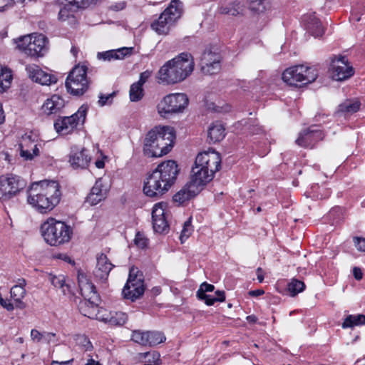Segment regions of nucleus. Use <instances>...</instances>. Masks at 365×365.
<instances>
[{
	"instance_id": "774afa93",
	"label": "nucleus",
	"mask_w": 365,
	"mask_h": 365,
	"mask_svg": "<svg viewBox=\"0 0 365 365\" xmlns=\"http://www.w3.org/2000/svg\"><path fill=\"white\" fill-rule=\"evenodd\" d=\"M85 365H101L99 361H95L93 359H89Z\"/></svg>"
},
{
	"instance_id": "4d7b16f0",
	"label": "nucleus",
	"mask_w": 365,
	"mask_h": 365,
	"mask_svg": "<svg viewBox=\"0 0 365 365\" xmlns=\"http://www.w3.org/2000/svg\"><path fill=\"white\" fill-rule=\"evenodd\" d=\"M151 72L149 71H145L140 73V78L137 83H139L140 86H143V84L148 81V79L150 77Z\"/></svg>"
},
{
	"instance_id": "b1692460",
	"label": "nucleus",
	"mask_w": 365,
	"mask_h": 365,
	"mask_svg": "<svg viewBox=\"0 0 365 365\" xmlns=\"http://www.w3.org/2000/svg\"><path fill=\"white\" fill-rule=\"evenodd\" d=\"M107 197V190L103 189L101 178L98 179L92 187L88 195L86 197V202L91 205H96Z\"/></svg>"
},
{
	"instance_id": "20e7f679",
	"label": "nucleus",
	"mask_w": 365,
	"mask_h": 365,
	"mask_svg": "<svg viewBox=\"0 0 365 365\" xmlns=\"http://www.w3.org/2000/svg\"><path fill=\"white\" fill-rule=\"evenodd\" d=\"M44 240L51 246H58L68 242L73 234L72 228L64 222L48 218L41 226Z\"/></svg>"
},
{
	"instance_id": "7ed1b4c3",
	"label": "nucleus",
	"mask_w": 365,
	"mask_h": 365,
	"mask_svg": "<svg viewBox=\"0 0 365 365\" xmlns=\"http://www.w3.org/2000/svg\"><path fill=\"white\" fill-rule=\"evenodd\" d=\"M192 55L183 52L168 61L158 71V79L160 83L172 85L186 79L194 70Z\"/></svg>"
},
{
	"instance_id": "393cba45",
	"label": "nucleus",
	"mask_w": 365,
	"mask_h": 365,
	"mask_svg": "<svg viewBox=\"0 0 365 365\" xmlns=\"http://www.w3.org/2000/svg\"><path fill=\"white\" fill-rule=\"evenodd\" d=\"M133 50V47H123L115 50L98 52L97 57L99 60L108 61H110L112 60H119L131 55Z\"/></svg>"
},
{
	"instance_id": "f257e3e1",
	"label": "nucleus",
	"mask_w": 365,
	"mask_h": 365,
	"mask_svg": "<svg viewBox=\"0 0 365 365\" xmlns=\"http://www.w3.org/2000/svg\"><path fill=\"white\" fill-rule=\"evenodd\" d=\"M180 169L175 161L170 160L159 164L144 180L143 192L158 199L175 183Z\"/></svg>"
},
{
	"instance_id": "58836bf2",
	"label": "nucleus",
	"mask_w": 365,
	"mask_h": 365,
	"mask_svg": "<svg viewBox=\"0 0 365 365\" xmlns=\"http://www.w3.org/2000/svg\"><path fill=\"white\" fill-rule=\"evenodd\" d=\"M215 289L214 285L211 284H208L207 282H203L200 286L199 289L197 291V297L202 301H204L206 304V302L210 299L211 295L207 294L206 292H212Z\"/></svg>"
},
{
	"instance_id": "f704fd0d",
	"label": "nucleus",
	"mask_w": 365,
	"mask_h": 365,
	"mask_svg": "<svg viewBox=\"0 0 365 365\" xmlns=\"http://www.w3.org/2000/svg\"><path fill=\"white\" fill-rule=\"evenodd\" d=\"M12 80L11 71L7 68H2L0 73V93L10 87Z\"/></svg>"
},
{
	"instance_id": "0e129e2a",
	"label": "nucleus",
	"mask_w": 365,
	"mask_h": 365,
	"mask_svg": "<svg viewBox=\"0 0 365 365\" xmlns=\"http://www.w3.org/2000/svg\"><path fill=\"white\" fill-rule=\"evenodd\" d=\"M83 341L85 342V344H83V346L85 347V350L86 351L91 350L93 348V346H92L91 341L89 340H88L87 338H84Z\"/></svg>"
},
{
	"instance_id": "1a4fd4ad",
	"label": "nucleus",
	"mask_w": 365,
	"mask_h": 365,
	"mask_svg": "<svg viewBox=\"0 0 365 365\" xmlns=\"http://www.w3.org/2000/svg\"><path fill=\"white\" fill-rule=\"evenodd\" d=\"M151 138L156 140L155 145V150H157L156 157H161L171 150L175 134L173 128L170 127H155L148 133V140L147 142H150Z\"/></svg>"
},
{
	"instance_id": "ddd939ff",
	"label": "nucleus",
	"mask_w": 365,
	"mask_h": 365,
	"mask_svg": "<svg viewBox=\"0 0 365 365\" xmlns=\"http://www.w3.org/2000/svg\"><path fill=\"white\" fill-rule=\"evenodd\" d=\"M329 71L332 78L337 81H345L351 77L354 73L353 67L349 65L345 56L333 58Z\"/></svg>"
},
{
	"instance_id": "4c0bfd02",
	"label": "nucleus",
	"mask_w": 365,
	"mask_h": 365,
	"mask_svg": "<svg viewBox=\"0 0 365 365\" xmlns=\"http://www.w3.org/2000/svg\"><path fill=\"white\" fill-rule=\"evenodd\" d=\"M148 346H154L165 341L164 334L158 331H148Z\"/></svg>"
},
{
	"instance_id": "dca6fc26",
	"label": "nucleus",
	"mask_w": 365,
	"mask_h": 365,
	"mask_svg": "<svg viewBox=\"0 0 365 365\" xmlns=\"http://www.w3.org/2000/svg\"><path fill=\"white\" fill-rule=\"evenodd\" d=\"M221 56L219 53L211 51H205L200 58V67L203 73L213 75L221 68Z\"/></svg>"
},
{
	"instance_id": "cd10ccee",
	"label": "nucleus",
	"mask_w": 365,
	"mask_h": 365,
	"mask_svg": "<svg viewBox=\"0 0 365 365\" xmlns=\"http://www.w3.org/2000/svg\"><path fill=\"white\" fill-rule=\"evenodd\" d=\"M92 297L84 299L79 302L78 309L80 312L85 317L88 318H93L96 315V310L98 309L97 301Z\"/></svg>"
},
{
	"instance_id": "9b49d317",
	"label": "nucleus",
	"mask_w": 365,
	"mask_h": 365,
	"mask_svg": "<svg viewBox=\"0 0 365 365\" xmlns=\"http://www.w3.org/2000/svg\"><path fill=\"white\" fill-rule=\"evenodd\" d=\"M188 103L189 99L185 93L168 94L158 103V111L160 116L168 118L170 114L182 112Z\"/></svg>"
},
{
	"instance_id": "a878e982",
	"label": "nucleus",
	"mask_w": 365,
	"mask_h": 365,
	"mask_svg": "<svg viewBox=\"0 0 365 365\" xmlns=\"http://www.w3.org/2000/svg\"><path fill=\"white\" fill-rule=\"evenodd\" d=\"M64 106V100L58 95H53L46 101L42 106V109L46 114L51 115L59 112Z\"/></svg>"
},
{
	"instance_id": "412c9836",
	"label": "nucleus",
	"mask_w": 365,
	"mask_h": 365,
	"mask_svg": "<svg viewBox=\"0 0 365 365\" xmlns=\"http://www.w3.org/2000/svg\"><path fill=\"white\" fill-rule=\"evenodd\" d=\"M114 265L110 262L105 254H101L97 257V264L94 270V275L100 280L107 279L110 272Z\"/></svg>"
},
{
	"instance_id": "c03bdc74",
	"label": "nucleus",
	"mask_w": 365,
	"mask_h": 365,
	"mask_svg": "<svg viewBox=\"0 0 365 365\" xmlns=\"http://www.w3.org/2000/svg\"><path fill=\"white\" fill-rule=\"evenodd\" d=\"M268 0H250V9L252 11L260 14L266 10Z\"/></svg>"
},
{
	"instance_id": "bb28decb",
	"label": "nucleus",
	"mask_w": 365,
	"mask_h": 365,
	"mask_svg": "<svg viewBox=\"0 0 365 365\" xmlns=\"http://www.w3.org/2000/svg\"><path fill=\"white\" fill-rule=\"evenodd\" d=\"M190 182L179 192L174 195L173 199L175 202L182 204L196 196L200 190Z\"/></svg>"
},
{
	"instance_id": "49530a36",
	"label": "nucleus",
	"mask_w": 365,
	"mask_h": 365,
	"mask_svg": "<svg viewBox=\"0 0 365 365\" xmlns=\"http://www.w3.org/2000/svg\"><path fill=\"white\" fill-rule=\"evenodd\" d=\"M128 320V316L123 312H115L109 319V322L113 325H123Z\"/></svg>"
},
{
	"instance_id": "f8f14e48",
	"label": "nucleus",
	"mask_w": 365,
	"mask_h": 365,
	"mask_svg": "<svg viewBox=\"0 0 365 365\" xmlns=\"http://www.w3.org/2000/svg\"><path fill=\"white\" fill-rule=\"evenodd\" d=\"M88 106L82 105L78 110L71 116L58 118L54 123V128L57 133L63 135L71 133L78 125L85 123Z\"/></svg>"
},
{
	"instance_id": "5701e85b",
	"label": "nucleus",
	"mask_w": 365,
	"mask_h": 365,
	"mask_svg": "<svg viewBox=\"0 0 365 365\" xmlns=\"http://www.w3.org/2000/svg\"><path fill=\"white\" fill-rule=\"evenodd\" d=\"M19 146L20 155L26 160H31L39 154L38 146L34 143L30 135L24 136Z\"/></svg>"
},
{
	"instance_id": "6e6552de",
	"label": "nucleus",
	"mask_w": 365,
	"mask_h": 365,
	"mask_svg": "<svg viewBox=\"0 0 365 365\" xmlns=\"http://www.w3.org/2000/svg\"><path fill=\"white\" fill-rule=\"evenodd\" d=\"M88 68L85 65L78 64L70 71L66 80L68 91L73 96H82L89 87L87 78Z\"/></svg>"
},
{
	"instance_id": "6ab92c4d",
	"label": "nucleus",
	"mask_w": 365,
	"mask_h": 365,
	"mask_svg": "<svg viewBox=\"0 0 365 365\" xmlns=\"http://www.w3.org/2000/svg\"><path fill=\"white\" fill-rule=\"evenodd\" d=\"M26 70L33 81L41 85L49 86L57 82V78L54 75L43 71L36 64L27 66Z\"/></svg>"
},
{
	"instance_id": "c85d7f7f",
	"label": "nucleus",
	"mask_w": 365,
	"mask_h": 365,
	"mask_svg": "<svg viewBox=\"0 0 365 365\" xmlns=\"http://www.w3.org/2000/svg\"><path fill=\"white\" fill-rule=\"evenodd\" d=\"M23 283L19 285H14L11 289V297L15 303V307L19 309H24L25 304L21 301L26 294L24 285L26 284L25 279H22Z\"/></svg>"
},
{
	"instance_id": "c9c22d12",
	"label": "nucleus",
	"mask_w": 365,
	"mask_h": 365,
	"mask_svg": "<svg viewBox=\"0 0 365 365\" xmlns=\"http://www.w3.org/2000/svg\"><path fill=\"white\" fill-rule=\"evenodd\" d=\"M305 287L304 282L293 278L287 284V291L291 297H295L299 293L303 292Z\"/></svg>"
},
{
	"instance_id": "09e8293b",
	"label": "nucleus",
	"mask_w": 365,
	"mask_h": 365,
	"mask_svg": "<svg viewBox=\"0 0 365 365\" xmlns=\"http://www.w3.org/2000/svg\"><path fill=\"white\" fill-rule=\"evenodd\" d=\"M33 36L34 35L24 36L15 40V43L17 44V48L26 53V51H27V48H29V43L32 41Z\"/></svg>"
},
{
	"instance_id": "e2e57ef3",
	"label": "nucleus",
	"mask_w": 365,
	"mask_h": 365,
	"mask_svg": "<svg viewBox=\"0 0 365 365\" xmlns=\"http://www.w3.org/2000/svg\"><path fill=\"white\" fill-rule=\"evenodd\" d=\"M257 279L259 282H262L264 280L263 270L261 267H258L256 270Z\"/></svg>"
},
{
	"instance_id": "a211bd4d",
	"label": "nucleus",
	"mask_w": 365,
	"mask_h": 365,
	"mask_svg": "<svg viewBox=\"0 0 365 365\" xmlns=\"http://www.w3.org/2000/svg\"><path fill=\"white\" fill-rule=\"evenodd\" d=\"M165 215L163 204L162 202L155 204L152 210L153 227L155 232L160 234L168 232L169 225Z\"/></svg>"
},
{
	"instance_id": "864d4df0",
	"label": "nucleus",
	"mask_w": 365,
	"mask_h": 365,
	"mask_svg": "<svg viewBox=\"0 0 365 365\" xmlns=\"http://www.w3.org/2000/svg\"><path fill=\"white\" fill-rule=\"evenodd\" d=\"M356 248L360 252H365V238L361 237H354L353 239Z\"/></svg>"
},
{
	"instance_id": "a19ab883",
	"label": "nucleus",
	"mask_w": 365,
	"mask_h": 365,
	"mask_svg": "<svg viewBox=\"0 0 365 365\" xmlns=\"http://www.w3.org/2000/svg\"><path fill=\"white\" fill-rule=\"evenodd\" d=\"M242 11V8L240 2H233L220 8V13L223 14H228L232 16H237Z\"/></svg>"
},
{
	"instance_id": "f03ea898",
	"label": "nucleus",
	"mask_w": 365,
	"mask_h": 365,
	"mask_svg": "<svg viewBox=\"0 0 365 365\" xmlns=\"http://www.w3.org/2000/svg\"><path fill=\"white\" fill-rule=\"evenodd\" d=\"M60 185L55 180H42L31 184L27 201L37 211L47 213L60 202L61 191Z\"/></svg>"
},
{
	"instance_id": "680f3d73",
	"label": "nucleus",
	"mask_w": 365,
	"mask_h": 365,
	"mask_svg": "<svg viewBox=\"0 0 365 365\" xmlns=\"http://www.w3.org/2000/svg\"><path fill=\"white\" fill-rule=\"evenodd\" d=\"M73 359H70L65 361H52L51 365H71Z\"/></svg>"
},
{
	"instance_id": "e433bc0d",
	"label": "nucleus",
	"mask_w": 365,
	"mask_h": 365,
	"mask_svg": "<svg viewBox=\"0 0 365 365\" xmlns=\"http://www.w3.org/2000/svg\"><path fill=\"white\" fill-rule=\"evenodd\" d=\"M48 279L55 287L61 289L64 295L69 292V287L68 284H65V277L63 275L56 276L49 274Z\"/></svg>"
},
{
	"instance_id": "603ef678",
	"label": "nucleus",
	"mask_w": 365,
	"mask_h": 365,
	"mask_svg": "<svg viewBox=\"0 0 365 365\" xmlns=\"http://www.w3.org/2000/svg\"><path fill=\"white\" fill-rule=\"evenodd\" d=\"M134 243L138 247L143 249L147 247L148 240L143 234L137 232L134 239Z\"/></svg>"
},
{
	"instance_id": "de8ad7c7",
	"label": "nucleus",
	"mask_w": 365,
	"mask_h": 365,
	"mask_svg": "<svg viewBox=\"0 0 365 365\" xmlns=\"http://www.w3.org/2000/svg\"><path fill=\"white\" fill-rule=\"evenodd\" d=\"M192 227L191 225V218L184 222L183 228L181 231L180 240L183 243L192 234Z\"/></svg>"
},
{
	"instance_id": "c756f323",
	"label": "nucleus",
	"mask_w": 365,
	"mask_h": 365,
	"mask_svg": "<svg viewBox=\"0 0 365 365\" xmlns=\"http://www.w3.org/2000/svg\"><path fill=\"white\" fill-rule=\"evenodd\" d=\"M78 284L81 294L85 298L92 297L95 299H98L96 287L91 282L87 280L83 276H78Z\"/></svg>"
},
{
	"instance_id": "4be33fe9",
	"label": "nucleus",
	"mask_w": 365,
	"mask_h": 365,
	"mask_svg": "<svg viewBox=\"0 0 365 365\" xmlns=\"http://www.w3.org/2000/svg\"><path fill=\"white\" fill-rule=\"evenodd\" d=\"M306 30L314 37L322 36L324 33L321 21L314 14H306L303 16Z\"/></svg>"
},
{
	"instance_id": "a18cd8bd",
	"label": "nucleus",
	"mask_w": 365,
	"mask_h": 365,
	"mask_svg": "<svg viewBox=\"0 0 365 365\" xmlns=\"http://www.w3.org/2000/svg\"><path fill=\"white\" fill-rule=\"evenodd\" d=\"M195 165L192 167V175H191V179H190V182L193 185H195V187H197V188L199 189V190H202V189L203 188V187L207 185L209 182H197L200 180V178L202 180H204L202 178H203V175H204V173H205V171H200V175L199 176H197L195 175Z\"/></svg>"
},
{
	"instance_id": "9d476101",
	"label": "nucleus",
	"mask_w": 365,
	"mask_h": 365,
	"mask_svg": "<svg viewBox=\"0 0 365 365\" xmlns=\"http://www.w3.org/2000/svg\"><path fill=\"white\" fill-rule=\"evenodd\" d=\"M26 186L21 177L9 173L0 176V200L8 201L16 196Z\"/></svg>"
},
{
	"instance_id": "423d86ee",
	"label": "nucleus",
	"mask_w": 365,
	"mask_h": 365,
	"mask_svg": "<svg viewBox=\"0 0 365 365\" xmlns=\"http://www.w3.org/2000/svg\"><path fill=\"white\" fill-rule=\"evenodd\" d=\"M195 175L199 176L200 171H205L203 179L198 182H210L214 178L215 172L220 170L221 166V158L220 153L212 150L199 153L195 161Z\"/></svg>"
},
{
	"instance_id": "338daca9",
	"label": "nucleus",
	"mask_w": 365,
	"mask_h": 365,
	"mask_svg": "<svg viewBox=\"0 0 365 365\" xmlns=\"http://www.w3.org/2000/svg\"><path fill=\"white\" fill-rule=\"evenodd\" d=\"M95 165H96V168H98L99 169H101V168H104L105 163H104V161L103 160H97L95 162Z\"/></svg>"
},
{
	"instance_id": "79ce46f5",
	"label": "nucleus",
	"mask_w": 365,
	"mask_h": 365,
	"mask_svg": "<svg viewBox=\"0 0 365 365\" xmlns=\"http://www.w3.org/2000/svg\"><path fill=\"white\" fill-rule=\"evenodd\" d=\"M129 95L131 101H139L143 96V86L137 83H133L130 88Z\"/></svg>"
},
{
	"instance_id": "6e6d98bb",
	"label": "nucleus",
	"mask_w": 365,
	"mask_h": 365,
	"mask_svg": "<svg viewBox=\"0 0 365 365\" xmlns=\"http://www.w3.org/2000/svg\"><path fill=\"white\" fill-rule=\"evenodd\" d=\"M43 333L39 332L36 329H32L31 331V337L33 341L36 342H40L43 340Z\"/></svg>"
},
{
	"instance_id": "ea45409f",
	"label": "nucleus",
	"mask_w": 365,
	"mask_h": 365,
	"mask_svg": "<svg viewBox=\"0 0 365 365\" xmlns=\"http://www.w3.org/2000/svg\"><path fill=\"white\" fill-rule=\"evenodd\" d=\"M148 331L134 330L132 332L131 340L142 346H148Z\"/></svg>"
},
{
	"instance_id": "bf43d9fd",
	"label": "nucleus",
	"mask_w": 365,
	"mask_h": 365,
	"mask_svg": "<svg viewBox=\"0 0 365 365\" xmlns=\"http://www.w3.org/2000/svg\"><path fill=\"white\" fill-rule=\"evenodd\" d=\"M125 7V3L124 1H120L118 3H115L110 6V9L114 11H120Z\"/></svg>"
},
{
	"instance_id": "aec40b11",
	"label": "nucleus",
	"mask_w": 365,
	"mask_h": 365,
	"mask_svg": "<svg viewBox=\"0 0 365 365\" xmlns=\"http://www.w3.org/2000/svg\"><path fill=\"white\" fill-rule=\"evenodd\" d=\"M48 40L43 34H35L29 41L26 54L32 57L43 56L48 51Z\"/></svg>"
},
{
	"instance_id": "f3484780",
	"label": "nucleus",
	"mask_w": 365,
	"mask_h": 365,
	"mask_svg": "<svg viewBox=\"0 0 365 365\" xmlns=\"http://www.w3.org/2000/svg\"><path fill=\"white\" fill-rule=\"evenodd\" d=\"M68 158V162L73 169H86L91 160L89 150L84 148H72Z\"/></svg>"
},
{
	"instance_id": "69168bd1",
	"label": "nucleus",
	"mask_w": 365,
	"mask_h": 365,
	"mask_svg": "<svg viewBox=\"0 0 365 365\" xmlns=\"http://www.w3.org/2000/svg\"><path fill=\"white\" fill-rule=\"evenodd\" d=\"M247 321L250 323H255L257 321V317L255 315H249L247 317Z\"/></svg>"
},
{
	"instance_id": "39448f33",
	"label": "nucleus",
	"mask_w": 365,
	"mask_h": 365,
	"mask_svg": "<svg viewBox=\"0 0 365 365\" xmlns=\"http://www.w3.org/2000/svg\"><path fill=\"white\" fill-rule=\"evenodd\" d=\"M182 14V3L179 0H172L169 6L151 24V28L158 34H168L180 19Z\"/></svg>"
},
{
	"instance_id": "37998d69",
	"label": "nucleus",
	"mask_w": 365,
	"mask_h": 365,
	"mask_svg": "<svg viewBox=\"0 0 365 365\" xmlns=\"http://www.w3.org/2000/svg\"><path fill=\"white\" fill-rule=\"evenodd\" d=\"M150 140V142H147L148 140L147 134L144 140L143 153L148 157H156L157 150L155 148L156 140L153 138Z\"/></svg>"
},
{
	"instance_id": "3c124183",
	"label": "nucleus",
	"mask_w": 365,
	"mask_h": 365,
	"mask_svg": "<svg viewBox=\"0 0 365 365\" xmlns=\"http://www.w3.org/2000/svg\"><path fill=\"white\" fill-rule=\"evenodd\" d=\"M215 296H211L210 299L206 302V304L207 306H211L215 304L216 302H224L225 300V294L224 291L217 290L215 293Z\"/></svg>"
},
{
	"instance_id": "7c9ffc66",
	"label": "nucleus",
	"mask_w": 365,
	"mask_h": 365,
	"mask_svg": "<svg viewBox=\"0 0 365 365\" xmlns=\"http://www.w3.org/2000/svg\"><path fill=\"white\" fill-rule=\"evenodd\" d=\"M225 128L218 122L213 123L208 129V138L212 143L222 140L225 136Z\"/></svg>"
},
{
	"instance_id": "5fc2aeb1",
	"label": "nucleus",
	"mask_w": 365,
	"mask_h": 365,
	"mask_svg": "<svg viewBox=\"0 0 365 365\" xmlns=\"http://www.w3.org/2000/svg\"><path fill=\"white\" fill-rule=\"evenodd\" d=\"M43 341L47 344H50L51 342L54 343L58 341V339L56 338V335L55 333L44 332Z\"/></svg>"
},
{
	"instance_id": "13d9d810",
	"label": "nucleus",
	"mask_w": 365,
	"mask_h": 365,
	"mask_svg": "<svg viewBox=\"0 0 365 365\" xmlns=\"http://www.w3.org/2000/svg\"><path fill=\"white\" fill-rule=\"evenodd\" d=\"M353 275L356 280H361L363 278V273L359 267H354Z\"/></svg>"
},
{
	"instance_id": "2f4dec72",
	"label": "nucleus",
	"mask_w": 365,
	"mask_h": 365,
	"mask_svg": "<svg viewBox=\"0 0 365 365\" xmlns=\"http://www.w3.org/2000/svg\"><path fill=\"white\" fill-rule=\"evenodd\" d=\"M359 101L346 100L338 106L337 113L343 114H352L357 112L360 108Z\"/></svg>"
},
{
	"instance_id": "4468645a",
	"label": "nucleus",
	"mask_w": 365,
	"mask_h": 365,
	"mask_svg": "<svg viewBox=\"0 0 365 365\" xmlns=\"http://www.w3.org/2000/svg\"><path fill=\"white\" fill-rule=\"evenodd\" d=\"M131 272L132 271H130L127 282L123 289L122 294L125 299L135 302L144 294L145 286L141 276H133Z\"/></svg>"
},
{
	"instance_id": "473e14b6",
	"label": "nucleus",
	"mask_w": 365,
	"mask_h": 365,
	"mask_svg": "<svg viewBox=\"0 0 365 365\" xmlns=\"http://www.w3.org/2000/svg\"><path fill=\"white\" fill-rule=\"evenodd\" d=\"M365 324V315L356 314L349 315L341 324L343 329L352 328L355 326H361Z\"/></svg>"
},
{
	"instance_id": "052dcab7",
	"label": "nucleus",
	"mask_w": 365,
	"mask_h": 365,
	"mask_svg": "<svg viewBox=\"0 0 365 365\" xmlns=\"http://www.w3.org/2000/svg\"><path fill=\"white\" fill-rule=\"evenodd\" d=\"M264 293V291L263 289H255V290H251L249 292V295L251 297H259L262 295Z\"/></svg>"
},
{
	"instance_id": "0eeeda50",
	"label": "nucleus",
	"mask_w": 365,
	"mask_h": 365,
	"mask_svg": "<svg viewBox=\"0 0 365 365\" xmlns=\"http://www.w3.org/2000/svg\"><path fill=\"white\" fill-rule=\"evenodd\" d=\"M318 76L317 71L313 67L304 65L295 66L286 69L282 79L290 86H302L314 82Z\"/></svg>"
},
{
	"instance_id": "72a5a7b5",
	"label": "nucleus",
	"mask_w": 365,
	"mask_h": 365,
	"mask_svg": "<svg viewBox=\"0 0 365 365\" xmlns=\"http://www.w3.org/2000/svg\"><path fill=\"white\" fill-rule=\"evenodd\" d=\"M75 6L71 1L66 4L60 9L58 13V19L61 21H66L69 19H74V14L78 10L74 8Z\"/></svg>"
},
{
	"instance_id": "2eb2a0df",
	"label": "nucleus",
	"mask_w": 365,
	"mask_h": 365,
	"mask_svg": "<svg viewBox=\"0 0 365 365\" xmlns=\"http://www.w3.org/2000/svg\"><path fill=\"white\" fill-rule=\"evenodd\" d=\"M324 138V133L317 125H311L299 133L296 143L304 148H313L314 145Z\"/></svg>"
},
{
	"instance_id": "8fccbe9b",
	"label": "nucleus",
	"mask_w": 365,
	"mask_h": 365,
	"mask_svg": "<svg viewBox=\"0 0 365 365\" xmlns=\"http://www.w3.org/2000/svg\"><path fill=\"white\" fill-rule=\"evenodd\" d=\"M115 95L116 92L115 91L108 95L101 93L99 95V100L98 101V105L101 107L106 105H110Z\"/></svg>"
}]
</instances>
